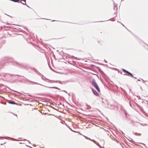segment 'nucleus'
Here are the masks:
<instances>
[{
  "mask_svg": "<svg viewBox=\"0 0 148 148\" xmlns=\"http://www.w3.org/2000/svg\"><path fill=\"white\" fill-rule=\"evenodd\" d=\"M92 84L93 86L95 87L96 89L99 92H100V89L96 82L95 81L94 79H93L92 80Z\"/></svg>",
  "mask_w": 148,
  "mask_h": 148,
  "instance_id": "1",
  "label": "nucleus"
},
{
  "mask_svg": "<svg viewBox=\"0 0 148 148\" xmlns=\"http://www.w3.org/2000/svg\"><path fill=\"white\" fill-rule=\"evenodd\" d=\"M12 1L14 2H18L19 0H12Z\"/></svg>",
  "mask_w": 148,
  "mask_h": 148,
  "instance_id": "6",
  "label": "nucleus"
},
{
  "mask_svg": "<svg viewBox=\"0 0 148 148\" xmlns=\"http://www.w3.org/2000/svg\"><path fill=\"white\" fill-rule=\"evenodd\" d=\"M22 2L21 3L24 5H25L26 4V1L25 0H22Z\"/></svg>",
  "mask_w": 148,
  "mask_h": 148,
  "instance_id": "5",
  "label": "nucleus"
},
{
  "mask_svg": "<svg viewBox=\"0 0 148 148\" xmlns=\"http://www.w3.org/2000/svg\"><path fill=\"white\" fill-rule=\"evenodd\" d=\"M8 103L11 104H15L16 103L13 101H9Z\"/></svg>",
  "mask_w": 148,
  "mask_h": 148,
  "instance_id": "4",
  "label": "nucleus"
},
{
  "mask_svg": "<svg viewBox=\"0 0 148 148\" xmlns=\"http://www.w3.org/2000/svg\"><path fill=\"white\" fill-rule=\"evenodd\" d=\"M122 70H123V72L127 73L130 76L134 77V76L132 75V74L131 73H130L129 72L126 71V70H125L124 69H122Z\"/></svg>",
  "mask_w": 148,
  "mask_h": 148,
  "instance_id": "2",
  "label": "nucleus"
},
{
  "mask_svg": "<svg viewBox=\"0 0 148 148\" xmlns=\"http://www.w3.org/2000/svg\"><path fill=\"white\" fill-rule=\"evenodd\" d=\"M92 91L93 92V93H94V94L97 96H99V94H98V93L94 89H93L92 88Z\"/></svg>",
  "mask_w": 148,
  "mask_h": 148,
  "instance_id": "3",
  "label": "nucleus"
}]
</instances>
